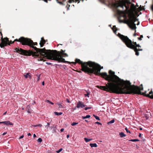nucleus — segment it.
<instances>
[{"label": "nucleus", "mask_w": 153, "mask_h": 153, "mask_svg": "<svg viewBox=\"0 0 153 153\" xmlns=\"http://www.w3.org/2000/svg\"><path fill=\"white\" fill-rule=\"evenodd\" d=\"M140 37L141 38H143V36L142 35H141L140 36Z\"/></svg>", "instance_id": "57"}, {"label": "nucleus", "mask_w": 153, "mask_h": 153, "mask_svg": "<svg viewBox=\"0 0 153 153\" xmlns=\"http://www.w3.org/2000/svg\"><path fill=\"white\" fill-rule=\"evenodd\" d=\"M109 26H111V25H109Z\"/></svg>", "instance_id": "64"}, {"label": "nucleus", "mask_w": 153, "mask_h": 153, "mask_svg": "<svg viewBox=\"0 0 153 153\" xmlns=\"http://www.w3.org/2000/svg\"><path fill=\"white\" fill-rule=\"evenodd\" d=\"M7 112V111H6V112H4V113H3V115H5V114H6Z\"/></svg>", "instance_id": "48"}, {"label": "nucleus", "mask_w": 153, "mask_h": 153, "mask_svg": "<svg viewBox=\"0 0 153 153\" xmlns=\"http://www.w3.org/2000/svg\"><path fill=\"white\" fill-rule=\"evenodd\" d=\"M54 51H55V52H56V50Z\"/></svg>", "instance_id": "63"}, {"label": "nucleus", "mask_w": 153, "mask_h": 153, "mask_svg": "<svg viewBox=\"0 0 153 153\" xmlns=\"http://www.w3.org/2000/svg\"><path fill=\"white\" fill-rule=\"evenodd\" d=\"M145 118L146 120H147L149 117L148 114H146L145 115Z\"/></svg>", "instance_id": "21"}, {"label": "nucleus", "mask_w": 153, "mask_h": 153, "mask_svg": "<svg viewBox=\"0 0 153 153\" xmlns=\"http://www.w3.org/2000/svg\"><path fill=\"white\" fill-rule=\"evenodd\" d=\"M42 138H39L37 140V141L39 143L41 142H42Z\"/></svg>", "instance_id": "30"}, {"label": "nucleus", "mask_w": 153, "mask_h": 153, "mask_svg": "<svg viewBox=\"0 0 153 153\" xmlns=\"http://www.w3.org/2000/svg\"><path fill=\"white\" fill-rule=\"evenodd\" d=\"M91 116L89 115H88L85 116H83L82 117V118L83 119H84L86 118H88L90 117Z\"/></svg>", "instance_id": "15"}, {"label": "nucleus", "mask_w": 153, "mask_h": 153, "mask_svg": "<svg viewBox=\"0 0 153 153\" xmlns=\"http://www.w3.org/2000/svg\"><path fill=\"white\" fill-rule=\"evenodd\" d=\"M130 141L132 142H136L139 141V140L138 139H131L129 140Z\"/></svg>", "instance_id": "22"}, {"label": "nucleus", "mask_w": 153, "mask_h": 153, "mask_svg": "<svg viewBox=\"0 0 153 153\" xmlns=\"http://www.w3.org/2000/svg\"><path fill=\"white\" fill-rule=\"evenodd\" d=\"M15 41L20 42L22 45H28L32 48L31 50L27 51L24 50L21 48H16L15 50L18 53L26 56L32 55L33 56L36 57L38 58V61H44V58H47L50 50H46L45 48H38L34 46V45H37V43L36 42H33L30 39L21 37L19 39H16L13 42L11 41L10 44L13 43Z\"/></svg>", "instance_id": "2"}, {"label": "nucleus", "mask_w": 153, "mask_h": 153, "mask_svg": "<svg viewBox=\"0 0 153 153\" xmlns=\"http://www.w3.org/2000/svg\"><path fill=\"white\" fill-rule=\"evenodd\" d=\"M95 123L96 124H97L98 125H102V124L98 122H96Z\"/></svg>", "instance_id": "36"}, {"label": "nucleus", "mask_w": 153, "mask_h": 153, "mask_svg": "<svg viewBox=\"0 0 153 153\" xmlns=\"http://www.w3.org/2000/svg\"><path fill=\"white\" fill-rule=\"evenodd\" d=\"M40 74H39V75H36V76H37V81H39L40 79Z\"/></svg>", "instance_id": "29"}, {"label": "nucleus", "mask_w": 153, "mask_h": 153, "mask_svg": "<svg viewBox=\"0 0 153 153\" xmlns=\"http://www.w3.org/2000/svg\"><path fill=\"white\" fill-rule=\"evenodd\" d=\"M114 27L115 29L116 28V27L115 26H113V27L112 28V29L113 30V31H114V33L116 34V33L117 32L116 31L114 30Z\"/></svg>", "instance_id": "28"}, {"label": "nucleus", "mask_w": 153, "mask_h": 153, "mask_svg": "<svg viewBox=\"0 0 153 153\" xmlns=\"http://www.w3.org/2000/svg\"><path fill=\"white\" fill-rule=\"evenodd\" d=\"M142 136V135L140 133L139 135V137H141Z\"/></svg>", "instance_id": "44"}, {"label": "nucleus", "mask_w": 153, "mask_h": 153, "mask_svg": "<svg viewBox=\"0 0 153 153\" xmlns=\"http://www.w3.org/2000/svg\"><path fill=\"white\" fill-rule=\"evenodd\" d=\"M52 132L53 133L56 132V128L55 127L53 128L52 130Z\"/></svg>", "instance_id": "25"}, {"label": "nucleus", "mask_w": 153, "mask_h": 153, "mask_svg": "<svg viewBox=\"0 0 153 153\" xmlns=\"http://www.w3.org/2000/svg\"><path fill=\"white\" fill-rule=\"evenodd\" d=\"M142 129H142V128H140V130H142Z\"/></svg>", "instance_id": "56"}, {"label": "nucleus", "mask_w": 153, "mask_h": 153, "mask_svg": "<svg viewBox=\"0 0 153 153\" xmlns=\"http://www.w3.org/2000/svg\"><path fill=\"white\" fill-rule=\"evenodd\" d=\"M118 36L128 48L134 50V51L135 52V54L137 56L139 55V53L138 51H142V49H138L137 48H136L134 46H132L131 45L132 41L130 39H129L127 36H124L119 33H118Z\"/></svg>", "instance_id": "5"}, {"label": "nucleus", "mask_w": 153, "mask_h": 153, "mask_svg": "<svg viewBox=\"0 0 153 153\" xmlns=\"http://www.w3.org/2000/svg\"><path fill=\"white\" fill-rule=\"evenodd\" d=\"M6 133H7V132H4V133L2 135H5Z\"/></svg>", "instance_id": "53"}, {"label": "nucleus", "mask_w": 153, "mask_h": 153, "mask_svg": "<svg viewBox=\"0 0 153 153\" xmlns=\"http://www.w3.org/2000/svg\"><path fill=\"white\" fill-rule=\"evenodd\" d=\"M46 102H47L48 103H50L52 105L54 104V103L53 102H51L49 100H46Z\"/></svg>", "instance_id": "26"}, {"label": "nucleus", "mask_w": 153, "mask_h": 153, "mask_svg": "<svg viewBox=\"0 0 153 153\" xmlns=\"http://www.w3.org/2000/svg\"><path fill=\"white\" fill-rule=\"evenodd\" d=\"M138 39L139 40H142V39L140 37H138Z\"/></svg>", "instance_id": "45"}, {"label": "nucleus", "mask_w": 153, "mask_h": 153, "mask_svg": "<svg viewBox=\"0 0 153 153\" xmlns=\"http://www.w3.org/2000/svg\"><path fill=\"white\" fill-rule=\"evenodd\" d=\"M42 85H45V82H43L42 83Z\"/></svg>", "instance_id": "51"}, {"label": "nucleus", "mask_w": 153, "mask_h": 153, "mask_svg": "<svg viewBox=\"0 0 153 153\" xmlns=\"http://www.w3.org/2000/svg\"><path fill=\"white\" fill-rule=\"evenodd\" d=\"M86 92L87 93L86 94H85L84 95L85 97H89V95L90 94V92H88V91H87Z\"/></svg>", "instance_id": "23"}, {"label": "nucleus", "mask_w": 153, "mask_h": 153, "mask_svg": "<svg viewBox=\"0 0 153 153\" xmlns=\"http://www.w3.org/2000/svg\"><path fill=\"white\" fill-rule=\"evenodd\" d=\"M38 126H39L40 127H41L42 126V125L41 124H38Z\"/></svg>", "instance_id": "46"}, {"label": "nucleus", "mask_w": 153, "mask_h": 153, "mask_svg": "<svg viewBox=\"0 0 153 153\" xmlns=\"http://www.w3.org/2000/svg\"><path fill=\"white\" fill-rule=\"evenodd\" d=\"M139 22H138L137 24V25H138L139 24Z\"/></svg>", "instance_id": "55"}, {"label": "nucleus", "mask_w": 153, "mask_h": 153, "mask_svg": "<svg viewBox=\"0 0 153 153\" xmlns=\"http://www.w3.org/2000/svg\"><path fill=\"white\" fill-rule=\"evenodd\" d=\"M64 129L63 128H62L61 129H60V131L61 132H63V131L64 130Z\"/></svg>", "instance_id": "42"}, {"label": "nucleus", "mask_w": 153, "mask_h": 153, "mask_svg": "<svg viewBox=\"0 0 153 153\" xmlns=\"http://www.w3.org/2000/svg\"><path fill=\"white\" fill-rule=\"evenodd\" d=\"M134 36H135L136 35V34H134Z\"/></svg>", "instance_id": "62"}, {"label": "nucleus", "mask_w": 153, "mask_h": 153, "mask_svg": "<svg viewBox=\"0 0 153 153\" xmlns=\"http://www.w3.org/2000/svg\"><path fill=\"white\" fill-rule=\"evenodd\" d=\"M100 1L102 2L103 3H105V1H106V0H99Z\"/></svg>", "instance_id": "35"}, {"label": "nucleus", "mask_w": 153, "mask_h": 153, "mask_svg": "<svg viewBox=\"0 0 153 153\" xmlns=\"http://www.w3.org/2000/svg\"><path fill=\"white\" fill-rule=\"evenodd\" d=\"M6 41L5 42L4 40H3V43L2 44H0V47L1 48L4 47L5 46H6L7 43L9 42L8 39L7 38H6Z\"/></svg>", "instance_id": "9"}, {"label": "nucleus", "mask_w": 153, "mask_h": 153, "mask_svg": "<svg viewBox=\"0 0 153 153\" xmlns=\"http://www.w3.org/2000/svg\"><path fill=\"white\" fill-rule=\"evenodd\" d=\"M132 6H133V7H134V4H132Z\"/></svg>", "instance_id": "61"}, {"label": "nucleus", "mask_w": 153, "mask_h": 153, "mask_svg": "<svg viewBox=\"0 0 153 153\" xmlns=\"http://www.w3.org/2000/svg\"><path fill=\"white\" fill-rule=\"evenodd\" d=\"M78 124V123L73 122L71 124V125L72 126H74Z\"/></svg>", "instance_id": "32"}, {"label": "nucleus", "mask_w": 153, "mask_h": 153, "mask_svg": "<svg viewBox=\"0 0 153 153\" xmlns=\"http://www.w3.org/2000/svg\"><path fill=\"white\" fill-rule=\"evenodd\" d=\"M119 3L117 5V8L120 7L123 10L117 9V11L118 14L123 17H126V14L128 13V10L129 9V5L131 4V2L128 0H119Z\"/></svg>", "instance_id": "3"}, {"label": "nucleus", "mask_w": 153, "mask_h": 153, "mask_svg": "<svg viewBox=\"0 0 153 153\" xmlns=\"http://www.w3.org/2000/svg\"><path fill=\"white\" fill-rule=\"evenodd\" d=\"M148 97H149L150 98L153 99V92L151 90V91L149 92V94H148Z\"/></svg>", "instance_id": "11"}, {"label": "nucleus", "mask_w": 153, "mask_h": 153, "mask_svg": "<svg viewBox=\"0 0 153 153\" xmlns=\"http://www.w3.org/2000/svg\"><path fill=\"white\" fill-rule=\"evenodd\" d=\"M91 108H92V107H86L84 109H85V110L86 111L88 109H91Z\"/></svg>", "instance_id": "27"}, {"label": "nucleus", "mask_w": 153, "mask_h": 153, "mask_svg": "<svg viewBox=\"0 0 153 153\" xmlns=\"http://www.w3.org/2000/svg\"><path fill=\"white\" fill-rule=\"evenodd\" d=\"M54 114L55 115H62L63 113L62 112H54Z\"/></svg>", "instance_id": "16"}, {"label": "nucleus", "mask_w": 153, "mask_h": 153, "mask_svg": "<svg viewBox=\"0 0 153 153\" xmlns=\"http://www.w3.org/2000/svg\"><path fill=\"white\" fill-rule=\"evenodd\" d=\"M36 137V135L35 134H34L33 135V137Z\"/></svg>", "instance_id": "47"}, {"label": "nucleus", "mask_w": 153, "mask_h": 153, "mask_svg": "<svg viewBox=\"0 0 153 153\" xmlns=\"http://www.w3.org/2000/svg\"><path fill=\"white\" fill-rule=\"evenodd\" d=\"M57 104L59 106V108H64V106H63V105L60 103H57Z\"/></svg>", "instance_id": "18"}, {"label": "nucleus", "mask_w": 153, "mask_h": 153, "mask_svg": "<svg viewBox=\"0 0 153 153\" xmlns=\"http://www.w3.org/2000/svg\"><path fill=\"white\" fill-rule=\"evenodd\" d=\"M27 135H28V136H29L31 135V134H30V133H28V134H27Z\"/></svg>", "instance_id": "52"}, {"label": "nucleus", "mask_w": 153, "mask_h": 153, "mask_svg": "<svg viewBox=\"0 0 153 153\" xmlns=\"http://www.w3.org/2000/svg\"><path fill=\"white\" fill-rule=\"evenodd\" d=\"M62 149H63L62 148H60L59 150L56 151V152L57 153H59L62 150Z\"/></svg>", "instance_id": "31"}, {"label": "nucleus", "mask_w": 153, "mask_h": 153, "mask_svg": "<svg viewBox=\"0 0 153 153\" xmlns=\"http://www.w3.org/2000/svg\"><path fill=\"white\" fill-rule=\"evenodd\" d=\"M93 116L94 117H95V119L96 120H100V119L99 117L98 116H96V115H95L94 114H93Z\"/></svg>", "instance_id": "19"}, {"label": "nucleus", "mask_w": 153, "mask_h": 153, "mask_svg": "<svg viewBox=\"0 0 153 153\" xmlns=\"http://www.w3.org/2000/svg\"><path fill=\"white\" fill-rule=\"evenodd\" d=\"M46 64L49 65H50L51 64V63L49 62H46Z\"/></svg>", "instance_id": "40"}, {"label": "nucleus", "mask_w": 153, "mask_h": 153, "mask_svg": "<svg viewBox=\"0 0 153 153\" xmlns=\"http://www.w3.org/2000/svg\"><path fill=\"white\" fill-rule=\"evenodd\" d=\"M48 54L47 58L48 59L57 61L59 62L65 63L67 62L65 61V59L62 58V57H66L68 56V55L65 53H59V52L56 53H53V51L50 50Z\"/></svg>", "instance_id": "4"}, {"label": "nucleus", "mask_w": 153, "mask_h": 153, "mask_svg": "<svg viewBox=\"0 0 153 153\" xmlns=\"http://www.w3.org/2000/svg\"><path fill=\"white\" fill-rule=\"evenodd\" d=\"M85 122H88V121L87 120H85Z\"/></svg>", "instance_id": "59"}, {"label": "nucleus", "mask_w": 153, "mask_h": 153, "mask_svg": "<svg viewBox=\"0 0 153 153\" xmlns=\"http://www.w3.org/2000/svg\"><path fill=\"white\" fill-rule=\"evenodd\" d=\"M70 137V136L69 134H68L67 135V138H68Z\"/></svg>", "instance_id": "50"}, {"label": "nucleus", "mask_w": 153, "mask_h": 153, "mask_svg": "<svg viewBox=\"0 0 153 153\" xmlns=\"http://www.w3.org/2000/svg\"><path fill=\"white\" fill-rule=\"evenodd\" d=\"M90 146L91 147H97V145L96 143H90Z\"/></svg>", "instance_id": "13"}, {"label": "nucleus", "mask_w": 153, "mask_h": 153, "mask_svg": "<svg viewBox=\"0 0 153 153\" xmlns=\"http://www.w3.org/2000/svg\"><path fill=\"white\" fill-rule=\"evenodd\" d=\"M0 34L1 35V38L2 39V37H2V33H1V32H0Z\"/></svg>", "instance_id": "49"}, {"label": "nucleus", "mask_w": 153, "mask_h": 153, "mask_svg": "<svg viewBox=\"0 0 153 153\" xmlns=\"http://www.w3.org/2000/svg\"><path fill=\"white\" fill-rule=\"evenodd\" d=\"M1 123H3L6 126H13V124L9 121L0 122V124Z\"/></svg>", "instance_id": "8"}, {"label": "nucleus", "mask_w": 153, "mask_h": 153, "mask_svg": "<svg viewBox=\"0 0 153 153\" xmlns=\"http://www.w3.org/2000/svg\"><path fill=\"white\" fill-rule=\"evenodd\" d=\"M132 46H134L136 48H137V47H141L140 46L139 44H137L136 46H135L133 44H132H132L131 45Z\"/></svg>", "instance_id": "24"}, {"label": "nucleus", "mask_w": 153, "mask_h": 153, "mask_svg": "<svg viewBox=\"0 0 153 153\" xmlns=\"http://www.w3.org/2000/svg\"><path fill=\"white\" fill-rule=\"evenodd\" d=\"M133 43L134 44V45L135 46H136V45H137V43L136 42H133Z\"/></svg>", "instance_id": "39"}, {"label": "nucleus", "mask_w": 153, "mask_h": 153, "mask_svg": "<svg viewBox=\"0 0 153 153\" xmlns=\"http://www.w3.org/2000/svg\"><path fill=\"white\" fill-rule=\"evenodd\" d=\"M76 62H73L74 64L79 63L81 65L82 70L85 72L94 74L96 75H100L105 77L107 80H109L113 83L112 85H107L106 86H101L100 88L106 91H109L117 94H131L134 91L137 93L141 94V91L143 90L142 85L141 87L134 86V88L130 87L131 83L129 81H124L121 79L115 74V72L111 70L109 71L110 76L107 75L106 73H100V70L103 68L100 65L91 61L83 62L80 59H76Z\"/></svg>", "instance_id": "1"}, {"label": "nucleus", "mask_w": 153, "mask_h": 153, "mask_svg": "<svg viewBox=\"0 0 153 153\" xmlns=\"http://www.w3.org/2000/svg\"><path fill=\"white\" fill-rule=\"evenodd\" d=\"M66 101L68 102V103H70V101L68 99H66Z\"/></svg>", "instance_id": "38"}, {"label": "nucleus", "mask_w": 153, "mask_h": 153, "mask_svg": "<svg viewBox=\"0 0 153 153\" xmlns=\"http://www.w3.org/2000/svg\"><path fill=\"white\" fill-rule=\"evenodd\" d=\"M125 129L126 130L127 132L129 133H131L130 131H129L127 128H125Z\"/></svg>", "instance_id": "33"}, {"label": "nucleus", "mask_w": 153, "mask_h": 153, "mask_svg": "<svg viewBox=\"0 0 153 153\" xmlns=\"http://www.w3.org/2000/svg\"><path fill=\"white\" fill-rule=\"evenodd\" d=\"M86 106L85 105H84V103L81 101H79L78 103L76 105V107L77 108H83Z\"/></svg>", "instance_id": "7"}, {"label": "nucleus", "mask_w": 153, "mask_h": 153, "mask_svg": "<svg viewBox=\"0 0 153 153\" xmlns=\"http://www.w3.org/2000/svg\"><path fill=\"white\" fill-rule=\"evenodd\" d=\"M76 109V108H73V110H75Z\"/></svg>", "instance_id": "60"}, {"label": "nucleus", "mask_w": 153, "mask_h": 153, "mask_svg": "<svg viewBox=\"0 0 153 153\" xmlns=\"http://www.w3.org/2000/svg\"><path fill=\"white\" fill-rule=\"evenodd\" d=\"M114 121H115L113 119V120H111V121H110L108 122V124H111V123H113L114 122Z\"/></svg>", "instance_id": "20"}, {"label": "nucleus", "mask_w": 153, "mask_h": 153, "mask_svg": "<svg viewBox=\"0 0 153 153\" xmlns=\"http://www.w3.org/2000/svg\"><path fill=\"white\" fill-rule=\"evenodd\" d=\"M50 123H47V125L45 126V127L47 128V127H49V126L50 125Z\"/></svg>", "instance_id": "34"}, {"label": "nucleus", "mask_w": 153, "mask_h": 153, "mask_svg": "<svg viewBox=\"0 0 153 153\" xmlns=\"http://www.w3.org/2000/svg\"><path fill=\"white\" fill-rule=\"evenodd\" d=\"M61 52L60 51L59 53H64L65 51V50H61Z\"/></svg>", "instance_id": "37"}, {"label": "nucleus", "mask_w": 153, "mask_h": 153, "mask_svg": "<svg viewBox=\"0 0 153 153\" xmlns=\"http://www.w3.org/2000/svg\"><path fill=\"white\" fill-rule=\"evenodd\" d=\"M137 20V19L135 17H131L129 18L127 23L130 28L132 30H134L136 28L134 22Z\"/></svg>", "instance_id": "6"}, {"label": "nucleus", "mask_w": 153, "mask_h": 153, "mask_svg": "<svg viewBox=\"0 0 153 153\" xmlns=\"http://www.w3.org/2000/svg\"><path fill=\"white\" fill-rule=\"evenodd\" d=\"M53 128H54L53 126H51L50 127V128H51V129H52Z\"/></svg>", "instance_id": "54"}, {"label": "nucleus", "mask_w": 153, "mask_h": 153, "mask_svg": "<svg viewBox=\"0 0 153 153\" xmlns=\"http://www.w3.org/2000/svg\"><path fill=\"white\" fill-rule=\"evenodd\" d=\"M38 126V125H32V126L35 127H36L37 126Z\"/></svg>", "instance_id": "43"}, {"label": "nucleus", "mask_w": 153, "mask_h": 153, "mask_svg": "<svg viewBox=\"0 0 153 153\" xmlns=\"http://www.w3.org/2000/svg\"><path fill=\"white\" fill-rule=\"evenodd\" d=\"M119 135L121 137H123L126 136V135L123 132H120Z\"/></svg>", "instance_id": "14"}, {"label": "nucleus", "mask_w": 153, "mask_h": 153, "mask_svg": "<svg viewBox=\"0 0 153 153\" xmlns=\"http://www.w3.org/2000/svg\"><path fill=\"white\" fill-rule=\"evenodd\" d=\"M92 140V139H89V138H84V140L86 142H88Z\"/></svg>", "instance_id": "17"}, {"label": "nucleus", "mask_w": 153, "mask_h": 153, "mask_svg": "<svg viewBox=\"0 0 153 153\" xmlns=\"http://www.w3.org/2000/svg\"><path fill=\"white\" fill-rule=\"evenodd\" d=\"M45 43V41L43 37L41 38L39 43L41 47H42Z\"/></svg>", "instance_id": "10"}, {"label": "nucleus", "mask_w": 153, "mask_h": 153, "mask_svg": "<svg viewBox=\"0 0 153 153\" xmlns=\"http://www.w3.org/2000/svg\"><path fill=\"white\" fill-rule=\"evenodd\" d=\"M23 137H24V135H22L21 136H20L19 138L20 139H21Z\"/></svg>", "instance_id": "41"}, {"label": "nucleus", "mask_w": 153, "mask_h": 153, "mask_svg": "<svg viewBox=\"0 0 153 153\" xmlns=\"http://www.w3.org/2000/svg\"><path fill=\"white\" fill-rule=\"evenodd\" d=\"M30 73H27L26 74V75H24V76L26 78H29V79L31 78V76L30 75Z\"/></svg>", "instance_id": "12"}, {"label": "nucleus", "mask_w": 153, "mask_h": 153, "mask_svg": "<svg viewBox=\"0 0 153 153\" xmlns=\"http://www.w3.org/2000/svg\"><path fill=\"white\" fill-rule=\"evenodd\" d=\"M36 103V102L35 101H34L33 103V104H34Z\"/></svg>", "instance_id": "58"}]
</instances>
